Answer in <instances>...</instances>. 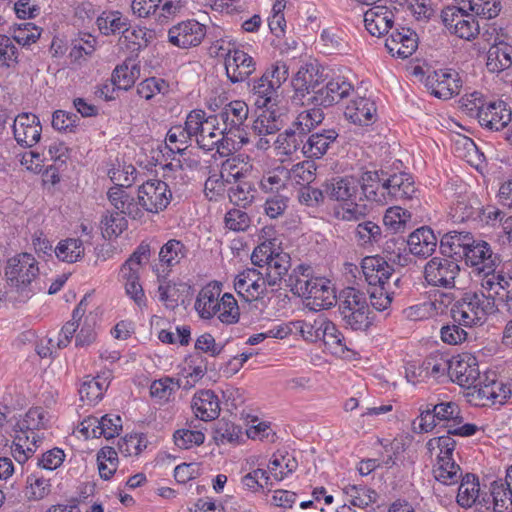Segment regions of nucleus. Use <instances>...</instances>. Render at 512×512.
Segmentation results:
<instances>
[{
	"label": "nucleus",
	"instance_id": "nucleus-1",
	"mask_svg": "<svg viewBox=\"0 0 512 512\" xmlns=\"http://www.w3.org/2000/svg\"><path fill=\"white\" fill-rule=\"evenodd\" d=\"M188 131L192 133L198 147L205 151H211L217 148L220 154L222 150L228 149V138L224 129L219 128L218 116L215 114L207 115L204 110L195 109L188 114Z\"/></svg>",
	"mask_w": 512,
	"mask_h": 512
},
{
	"label": "nucleus",
	"instance_id": "nucleus-2",
	"mask_svg": "<svg viewBox=\"0 0 512 512\" xmlns=\"http://www.w3.org/2000/svg\"><path fill=\"white\" fill-rule=\"evenodd\" d=\"M498 310L497 304L486 299L484 291H469L464 293L451 308V316L454 322L466 327L482 324L487 315Z\"/></svg>",
	"mask_w": 512,
	"mask_h": 512
},
{
	"label": "nucleus",
	"instance_id": "nucleus-3",
	"mask_svg": "<svg viewBox=\"0 0 512 512\" xmlns=\"http://www.w3.org/2000/svg\"><path fill=\"white\" fill-rule=\"evenodd\" d=\"M339 312L346 326L354 331H366L371 326L366 296L354 287L341 291Z\"/></svg>",
	"mask_w": 512,
	"mask_h": 512
},
{
	"label": "nucleus",
	"instance_id": "nucleus-4",
	"mask_svg": "<svg viewBox=\"0 0 512 512\" xmlns=\"http://www.w3.org/2000/svg\"><path fill=\"white\" fill-rule=\"evenodd\" d=\"M38 274V262L29 253H20L10 258L5 268L8 285L27 298L34 291L33 282Z\"/></svg>",
	"mask_w": 512,
	"mask_h": 512
},
{
	"label": "nucleus",
	"instance_id": "nucleus-5",
	"mask_svg": "<svg viewBox=\"0 0 512 512\" xmlns=\"http://www.w3.org/2000/svg\"><path fill=\"white\" fill-rule=\"evenodd\" d=\"M455 446L456 442L450 436L432 438L426 444L431 454L438 451V461L433 473L435 479L443 484H455L462 477L459 465L452 458Z\"/></svg>",
	"mask_w": 512,
	"mask_h": 512
},
{
	"label": "nucleus",
	"instance_id": "nucleus-6",
	"mask_svg": "<svg viewBox=\"0 0 512 512\" xmlns=\"http://www.w3.org/2000/svg\"><path fill=\"white\" fill-rule=\"evenodd\" d=\"M86 312V298H83L72 313V319L62 327L56 345L58 348H65L73 338L78 327L81 325L79 333L76 335L75 344L77 347H85L92 344L97 337L95 331L96 320L92 315L86 316L84 321L82 317Z\"/></svg>",
	"mask_w": 512,
	"mask_h": 512
},
{
	"label": "nucleus",
	"instance_id": "nucleus-7",
	"mask_svg": "<svg viewBox=\"0 0 512 512\" xmlns=\"http://www.w3.org/2000/svg\"><path fill=\"white\" fill-rule=\"evenodd\" d=\"M467 390L469 401L476 406L503 404L511 394V390L503 382L489 379L487 375L480 377Z\"/></svg>",
	"mask_w": 512,
	"mask_h": 512
},
{
	"label": "nucleus",
	"instance_id": "nucleus-8",
	"mask_svg": "<svg viewBox=\"0 0 512 512\" xmlns=\"http://www.w3.org/2000/svg\"><path fill=\"white\" fill-rule=\"evenodd\" d=\"M460 273L456 259L440 256L431 258L424 267V278L430 286L453 289Z\"/></svg>",
	"mask_w": 512,
	"mask_h": 512
},
{
	"label": "nucleus",
	"instance_id": "nucleus-9",
	"mask_svg": "<svg viewBox=\"0 0 512 512\" xmlns=\"http://www.w3.org/2000/svg\"><path fill=\"white\" fill-rule=\"evenodd\" d=\"M171 198L172 193L168 184L158 179L148 180L138 189L139 204L150 213L163 211Z\"/></svg>",
	"mask_w": 512,
	"mask_h": 512
},
{
	"label": "nucleus",
	"instance_id": "nucleus-10",
	"mask_svg": "<svg viewBox=\"0 0 512 512\" xmlns=\"http://www.w3.org/2000/svg\"><path fill=\"white\" fill-rule=\"evenodd\" d=\"M207 34L206 26L195 19L181 21L168 30V41L181 49L199 46Z\"/></svg>",
	"mask_w": 512,
	"mask_h": 512
},
{
	"label": "nucleus",
	"instance_id": "nucleus-11",
	"mask_svg": "<svg viewBox=\"0 0 512 512\" xmlns=\"http://www.w3.org/2000/svg\"><path fill=\"white\" fill-rule=\"evenodd\" d=\"M431 411L436 414L438 421L451 422L448 425V431L446 436L459 435V436H471L477 431L475 424H464L460 427H455L463 422L461 410L457 403L453 401H442V402H430Z\"/></svg>",
	"mask_w": 512,
	"mask_h": 512
},
{
	"label": "nucleus",
	"instance_id": "nucleus-12",
	"mask_svg": "<svg viewBox=\"0 0 512 512\" xmlns=\"http://www.w3.org/2000/svg\"><path fill=\"white\" fill-rule=\"evenodd\" d=\"M13 134L22 147H32L41 138L42 127L38 117L32 113H22L13 119Z\"/></svg>",
	"mask_w": 512,
	"mask_h": 512
},
{
	"label": "nucleus",
	"instance_id": "nucleus-13",
	"mask_svg": "<svg viewBox=\"0 0 512 512\" xmlns=\"http://www.w3.org/2000/svg\"><path fill=\"white\" fill-rule=\"evenodd\" d=\"M476 108L479 123L490 130H501L512 120V113L504 101L489 102Z\"/></svg>",
	"mask_w": 512,
	"mask_h": 512
},
{
	"label": "nucleus",
	"instance_id": "nucleus-14",
	"mask_svg": "<svg viewBox=\"0 0 512 512\" xmlns=\"http://www.w3.org/2000/svg\"><path fill=\"white\" fill-rule=\"evenodd\" d=\"M466 264L475 271L483 274H491L495 271L498 257L492 252L490 245L483 240H475L469 245L465 254Z\"/></svg>",
	"mask_w": 512,
	"mask_h": 512
},
{
	"label": "nucleus",
	"instance_id": "nucleus-15",
	"mask_svg": "<svg viewBox=\"0 0 512 512\" xmlns=\"http://www.w3.org/2000/svg\"><path fill=\"white\" fill-rule=\"evenodd\" d=\"M480 378L477 359L469 353H462L452 357L450 379L467 389Z\"/></svg>",
	"mask_w": 512,
	"mask_h": 512
},
{
	"label": "nucleus",
	"instance_id": "nucleus-16",
	"mask_svg": "<svg viewBox=\"0 0 512 512\" xmlns=\"http://www.w3.org/2000/svg\"><path fill=\"white\" fill-rule=\"evenodd\" d=\"M385 47L392 56L406 59L416 51L418 36L410 28L395 29L386 39Z\"/></svg>",
	"mask_w": 512,
	"mask_h": 512
},
{
	"label": "nucleus",
	"instance_id": "nucleus-17",
	"mask_svg": "<svg viewBox=\"0 0 512 512\" xmlns=\"http://www.w3.org/2000/svg\"><path fill=\"white\" fill-rule=\"evenodd\" d=\"M225 70L232 83L243 82L255 72L256 62L248 53L237 48L226 58Z\"/></svg>",
	"mask_w": 512,
	"mask_h": 512
},
{
	"label": "nucleus",
	"instance_id": "nucleus-18",
	"mask_svg": "<svg viewBox=\"0 0 512 512\" xmlns=\"http://www.w3.org/2000/svg\"><path fill=\"white\" fill-rule=\"evenodd\" d=\"M328 198L334 201L354 200L359 191L358 178L353 175L335 176L323 183Z\"/></svg>",
	"mask_w": 512,
	"mask_h": 512
},
{
	"label": "nucleus",
	"instance_id": "nucleus-19",
	"mask_svg": "<svg viewBox=\"0 0 512 512\" xmlns=\"http://www.w3.org/2000/svg\"><path fill=\"white\" fill-rule=\"evenodd\" d=\"M362 272L370 287L389 286L393 268L379 256H369L362 260Z\"/></svg>",
	"mask_w": 512,
	"mask_h": 512
},
{
	"label": "nucleus",
	"instance_id": "nucleus-20",
	"mask_svg": "<svg viewBox=\"0 0 512 512\" xmlns=\"http://www.w3.org/2000/svg\"><path fill=\"white\" fill-rule=\"evenodd\" d=\"M485 278L481 282V291H484L486 299L509 302L512 301V278H506L501 274H484Z\"/></svg>",
	"mask_w": 512,
	"mask_h": 512
},
{
	"label": "nucleus",
	"instance_id": "nucleus-21",
	"mask_svg": "<svg viewBox=\"0 0 512 512\" xmlns=\"http://www.w3.org/2000/svg\"><path fill=\"white\" fill-rule=\"evenodd\" d=\"M191 408L195 416L205 422L218 418L221 411L220 400L212 390H201L195 393Z\"/></svg>",
	"mask_w": 512,
	"mask_h": 512
},
{
	"label": "nucleus",
	"instance_id": "nucleus-22",
	"mask_svg": "<svg viewBox=\"0 0 512 512\" xmlns=\"http://www.w3.org/2000/svg\"><path fill=\"white\" fill-rule=\"evenodd\" d=\"M450 72L434 71L426 78L425 85L432 95L439 99H450L459 93L458 80Z\"/></svg>",
	"mask_w": 512,
	"mask_h": 512
},
{
	"label": "nucleus",
	"instance_id": "nucleus-23",
	"mask_svg": "<svg viewBox=\"0 0 512 512\" xmlns=\"http://www.w3.org/2000/svg\"><path fill=\"white\" fill-rule=\"evenodd\" d=\"M221 287L217 282L204 286L195 301V310L202 319H211L219 311Z\"/></svg>",
	"mask_w": 512,
	"mask_h": 512
},
{
	"label": "nucleus",
	"instance_id": "nucleus-24",
	"mask_svg": "<svg viewBox=\"0 0 512 512\" xmlns=\"http://www.w3.org/2000/svg\"><path fill=\"white\" fill-rule=\"evenodd\" d=\"M156 38V32L146 27L135 26L129 28L118 39V46L121 50L130 53H137L146 48Z\"/></svg>",
	"mask_w": 512,
	"mask_h": 512
},
{
	"label": "nucleus",
	"instance_id": "nucleus-25",
	"mask_svg": "<svg viewBox=\"0 0 512 512\" xmlns=\"http://www.w3.org/2000/svg\"><path fill=\"white\" fill-rule=\"evenodd\" d=\"M248 114V105L244 101L234 100L225 104L222 110L215 115L218 116V121L223 122L225 133L232 134L235 131H240L241 126L248 118Z\"/></svg>",
	"mask_w": 512,
	"mask_h": 512
},
{
	"label": "nucleus",
	"instance_id": "nucleus-26",
	"mask_svg": "<svg viewBox=\"0 0 512 512\" xmlns=\"http://www.w3.org/2000/svg\"><path fill=\"white\" fill-rule=\"evenodd\" d=\"M352 89L353 86L343 77L332 79L325 86H321L320 90L315 91L316 105L320 107L332 106L347 97Z\"/></svg>",
	"mask_w": 512,
	"mask_h": 512
},
{
	"label": "nucleus",
	"instance_id": "nucleus-27",
	"mask_svg": "<svg viewBox=\"0 0 512 512\" xmlns=\"http://www.w3.org/2000/svg\"><path fill=\"white\" fill-rule=\"evenodd\" d=\"M386 203L388 200H411L417 190L412 176L408 173H399L385 180Z\"/></svg>",
	"mask_w": 512,
	"mask_h": 512
},
{
	"label": "nucleus",
	"instance_id": "nucleus-28",
	"mask_svg": "<svg viewBox=\"0 0 512 512\" xmlns=\"http://www.w3.org/2000/svg\"><path fill=\"white\" fill-rule=\"evenodd\" d=\"M474 243V237L469 232L451 231L440 240V252L443 256L456 259L465 257L469 245Z\"/></svg>",
	"mask_w": 512,
	"mask_h": 512
},
{
	"label": "nucleus",
	"instance_id": "nucleus-29",
	"mask_svg": "<svg viewBox=\"0 0 512 512\" xmlns=\"http://www.w3.org/2000/svg\"><path fill=\"white\" fill-rule=\"evenodd\" d=\"M305 299L307 306L317 311L332 307L336 303V294L328 279L318 277L315 278L313 287Z\"/></svg>",
	"mask_w": 512,
	"mask_h": 512
},
{
	"label": "nucleus",
	"instance_id": "nucleus-30",
	"mask_svg": "<svg viewBox=\"0 0 512 512\" xmlns=\"http://www.w3.org/2000/svg\"><path fill=\"white\" fill-rule=\"evenodd\" d=\"M364 23L372 36L380 37L392 28L394 15L385 6H374L365 12Z\"/></svg>",
	"mask_w": 512,
	"mask_h": 512
},
{
	"label": "nucleus",
	"instance_id": "nucleus-31",
	"mask_svg": "<svg viewBox=\"0 0 512 512\" xmlns=\"http://www.w3.org/2000/svg\"><path fill=\"white\" fill-rule=\"evenodd\" d=\"M108 200L111 205L116 209V212L124 214L134 220L141 219L144 215L139 207L134 196L130 195L127 191L119 187H112L109 189Z\"/></svg>",
	"mask_w": 512,
	"mask_h": 512
},
{
	"label": "nucleus",
	"instance_id": "nucleus-32",
	"mask_svg": "<svg viewBox=\"0 0 512 512\" xmlns=\"http://www.w3.org/2000/svg\"><path fill=\"white\" fill-rule=\"evenodd\" d=\"M358 181L363 195L360 200L366 199L380 204L386 203L385 180L380 178L378 171H365L358 178Z\"/></svg>",
	"mask_w": 512,
	"mask_h": 512
},
{
	"label": "nucleus",
	"instance_id": "nucleus-33",
	"mask_svg": "<svg viewBox=\"0 0 512 512\" xmlns=\"http://www.w3.org/2000/svg\"><path fill=\"white\" fill-rule=\"evenodd\" d=\"M407 245L413 255L427 258L435 251L437 238L429 227H421L409 235Z\"/></svg>",
	"mask_w": 512,
	"mask_h": 512
},
{
	"label": "nucleus",
	"instance_id": "nucleus-34",
	"mask_svg": "<svg viewBox=\"0 0 512 512\" xmlns=\"http://www.w3.org/2000/svg\"><path fill=\"white\" fill-rule=\"evenodd\" d=\"M315 278L309 265L300 264L288 275L285 283L294 295L306 298L313 287Z\"/></svg>",
	"mask_w": 512,
	"mask_h": 512
},
{
	"label": "nucleus",
	"instance_id": "nucleus-35",
	"mask_svg": "<svg viewBox=\"0 0 512 512\" xmlns=\"http://www.w3.org/2000/svg\"><path fill=\"white\" fill-rule=\"evenodd\" d=\"M252 171L249 157L242 155L232 156L226 159L220 170L221 178L228 183L243 181Z\"/></svg>",
	"mask_w": 512,
	"mask_h": 512
},
{
	"label": "nucleus",
	"instance_id": "nucleus-36",
	"mask_svg": "<svg viewBox=\"0 0 512 512\" xmlns=\"http://www.w3.org/2000/svg\"><path fill=\"white\" fill-rule=\"evenodd\" d=\"M375 113V103L368 98L359 97L346 106L344 115L354 124L368 125Z\"/></svg>",
	"mask_w": 512,
	"mask_h": 512
},
{
	"label": "nucleus",
	"instance_id": "nucleus-37",
	"mask_svg": "<svg viewBox=\"0 0 512 512\" xmlns=\"http://www.w3.org/2000/svg\"><path fill=\"white\" fill-rule=\"evenodd\" d=\"M277 88L267 80V76H261L254 81L251 89V98L258 108H272L277 105Z\"/></svg>",
	"mask_w": 512,
	"mask_h": 512
},
{
	"label": "nucleus",
	"instance_id": "nucleus-38",
	"mask_svg": "<svg viewBox=\"0 0 512 512\" xmlns=\"http://www.w3.org/2000/svg\"><path fill=\"white\" fill-rule=\"evenodd\" d=\"M291 267V258L284 252H275L272 258L267 262L263 274L269 286H276L282 281Z\"/></svg>",
	"mask_w": 512,
	"mask_h": 512
},
{
	"label": "nucleus",
	"instance_id": "nucleus-39",
	"mask_svg": "<svg viewBox=\"0 0 512 512\" xmlns=\"http://www.w3.org/2000/svg\"><path fill=\"white\" fill-rule=\"evenodd\" d=\"M338 137L334 129L324 130L321 133H315L306 140V150L304 156L308 158H321L328 150L331 143Z\"/></svg>",
	"mask_w": 512,
	"mask_h": 512
},
{
	"label": "nucleus",
	"instance_id": "nucleus-40",
	"mask_svg": "<svg viewBox=\"0 0 512 512\" xmlns=\"http://www.w3.org/2000/svg\"><path fill=\"white\" fill-rule=\"evenodd\" d=\"M512 65V47L500 43L490 47L487 53L486 66L492 73H499Z\"/></svg>",
	"mask_w": 512,
	"mask_h": 512
},
{
	"label": "nucleus",
	"instance_id": "nucleus-41",
	"mask_svg": "<svg viewBox=\"0 0 512 512\" xmlns=\"http://www.w3.org/2000/svg\"><path fill=\"white\" fill-rule=\"evenodd\" d=\"M97 25L102 34L108 36L111 34L123 35L129 28L130 21L119 11H110L97 17Z\"/></svg>",
	"mask_w": 512,
	"mask_h": 512
},
{
	"label": "nucleus",
	"instance_id": "nucleus-42",
	"mask_svg": "<svg viewBox=\"0 0 512 512\" xmlns=\"http://www.w3.org/2000/svg\"><path fill=\"white\" fill-rule=\"evenodd\" d=\"M45 412L39 408H31L25 414L24 419L15 425V432H21L26 440H29L30 436L27 435L29 432L32 435V446L35 447L36 440L34 430L45 427Z\"/></svg>",
	"mask_w": 512,
	"mask_h": 512
},
{
	"label": "nucleus",
	"instance_id": "nucleus-43",
	"mask_svg": "<svg viewBox=\"0 0 512 512\" xmlns=\"http://www.w3.org/2000/svg\"><path fill=\"white\" fill-rule=\"evenodd\" d=\"M479 482L474 474H466L460 483L457 503L463 508L472 507L479 499Z\"/></svg>",
	"mask_w": 512,
	"mask_h": 512
},
{
	"label": "nucleus",
	"instance_id": "nucleus-44",
	"mask_svg": "<svg viewBox=\"0 0 512 512\" xmlns=\"http://www.w3.org/2000/svg\"><path fill=\"white\" fill-rule=\"evenodd\" d=\"M306 134L296 130L293 127L287 129L284 133L278 135L276 142L278 147L283 150L286 155H292L297 151H301L304 155L306 150Z\"/></svg>",
	"mask_w": 512,
	"mask_h": 512
},
{
	"label": "nucleus",
	"instance_id": "nucleus-45",
	"mask_svg": "<svg viewBox=\"0 0 512 512\" xmlns=\"http://www.w3.org/2000/svg\"><path fill=\"white\" fill-rule=\"evenodd\" d=\"M493 512H512V489L502 481H494L490 487Z\"/></svg>",
	"mask_w": 512,
	"mask_h": 512
},
{
	"label": "nucleus",
	"instance_id": "nucleus-46",
	"mask_svg": "<svg viewBox=\"0 0 512 512\" xmlns=\"http://www.w3.org/2000/svg\"><path fill=\"white\" fill-rule=\"evenodd\" d=\"M84 246L80 239L67 238L58 243L55 248L57 258L63 262L74 263L84 256Z\"/></svg>",
	"mask_w": 512,
	"mask_h": 512
},
{
	"label": "nucleus",
	"instance_id": "nucleus-47",
	"mask_svg": "<svg viewBox=\"0 0 512 512\" xmlns=\"http://www.w3.org/2000/svg\"><path fill=\"white\" fill-rule=\"evenodd\" d=\"M423 369L426 373L435 378L451 376L452 357L443 353H433L423 362Z\"/></svg>",
	"mask_w": 512,
	"mask_h": 512
},
{
	"label": "nucleus",
	"instance_id": "nucleus-48",
	"mask_svg": "<svg viewBox=\"0 0 512 512\" xmlns=\"http://www.w3.org/2000/svg\"><path fill=\"white\" fill-rule=\"evenodd\" d=\"M320 106H313L312 108H308L303 110L298 114L296 119L293 121L292 126L296 130L303 132L304 134H308L314 129L318 124H320L324 119V113Z\"/></svg>",
	"mask_w": 512,
	"mask_h": 512
},
{
	"label": "nucleus",
	"instance_id": "nucleus-49",
	"mask_svg": "<svg viewBox=\"0 0 512 512\" xmlns=\"http://www.w3.org/2000/svg\"><path fill=\"white\" fill-rule=\"evenodd\" d=\"M107 386L105 380H100L99 377H87L79 389L81 401L88 405L97 403L102 398Z\"/></svg>",
	"mask_w": 512,
	"mask_h": 512
},
{
	"label": "nucleus",
	"instance_id": "nucleus-50",
	"mask_svg": "<svg viewBox=\"0 0 512 512\" xmlns=\"http://www.w3.org/2000/svg\"><path fill=\"white\" fill-rule=\"evenodd\" d=\"M289 181L288 169L282 165L267 172L260 181V187L264 192H278Z\"/></svg>",
	"mask_w": 512,
	"mask_h": 512
},
{
	"label": "nucleus",
	"instance_id": "nucleus-51",
	"mask_svg": "<svg viewBox=\"0 0 512 512\" xmlns=\"http://www.w3.org/2000/svg\"><path fill=\"white\" fill-rule=\"evenodd\" d=\"M140 69L137 65L128 63L117 66L112 73L113 84L118 89L128 90L131 88L139 77Z\"/></svg>",
	"mask_w": 512,
	"mask_h": 512
},
{
	"label": "nucleus",
	"instance_id": "nucleus-52",
	"mask_svg": "<svg viewBox=\"0 0 512 512\" xmlns=\"http://www.w3.org/2000/svg\"><path fill=\"white\" fill-rule=\"evenodd\" d=\"M256 193L257 190L253 184L243 180L229 188L228 197L233 204L246 207L254 201Z\"/></svg>",
	"mask_w": 512,
	"mask_h": 512
},
{
	"label": "nucleus",
	"instance_id": "nucleus-53",
	"mask_svg": "<svg viewBox=\"0 0 512 512\" xmlns=\"http://www.w3.org/2000/svg\"><path fill=\"white\" fill-rule=\"evenodd\" d=\"M186 254L185 245L179 240L171 239L162 246L159 258L162 264L172 267L179 264Z\"/></svg>",
	"mask_w": 512,
	"mask_h": 512
},
{
	"label": "nucleus",
	"instance_id": "nucleus-54",
	"mask_svg": "<svg viewBox=\"0 0 512 512\" xmlns=\"http://www.w3.org/2000/svg\"><path fill=\"white\" fill-rule=\"evenodd\" d=\"M189 119L186 117L184 126H173L167 133V141L170 144H176L175 148H170L172 153L177 152L181 156H184L186 149L188 148V142L193 138L192 133L188 131Z\"/></svg>",
	"mask_w": 512,
	"mask_h": 512
},
{
	"label": "nucleus",
	"instance_id": "nucleus-55",
	"mask_svg": "<svg viewBox=\"0 0 512 512\" xmlns=\"http://www.w3.org/2000/svg\"><path fill=\"white\" fill-rule=\"evenodd\" d=\"M289 180L304 187L310 185L316 176V165L313 161H303L288 169Z\"/></svg>",
	"mask_w": 512,
	"mask_h": 512
},
{
	"label": "nucleus",
	"instance_id": "nucleus-56",
	"mask_svg": "<svg viewBox=\"0 0 512 512\" xmlns=\"http://www.w3.org/2000/svg\"><path fill=\"white\" fill-rule=\"evenodd\" d=\"M411 217L412 215L407 209L394 206L387 209L383 222L387 228L397 233L405 230L407 223L411 220Z\"/></svg>",
	"mask_w": 512,
	"mask_h": 512
},
{
	"label": "nucleus",
	"instance_id": "nucleus-57",
	"mask_svg": "<svg viewBox=\"0 0 512 512\" xmlns=\"http://www.w3.org/2000/svg\"><path fill=\"white\" fill-rule=\"evenodd\" d=\"M355 236L361 246L374 245L381 240L382 230L376 223L364 221L357 225Z\"/></svg>",
	"mask_w": 512,
	"mask_h": 512
},
{
	"label": "nucleus",
	"instance_id": "nucleus-58",
	"mask_svg": "<svg viewBox=\"0 0 512 512\" xmlns=\"http://www.w3.org/2000/svg\"><path fill=\"white\" fill-rule=\"evenodd\" d=\"M182 386L180 379L164 377L155 380L150 386V394L160 401H168L174 391Z\"/></svg>",
	"mask_w": 512,
	"mask_h": 512
},
{
	"label": "nucleus",
	"instance_id": "nucleus-59",
	"mask_svg": "<svg viewBox=\"0 0 512 512\" xmlns=\"http://www.w3.org/2000/svg\"><path fill=\"white\" fill-rule=\"evenodd\" d=\"M218 318L222 323L234 324L237 323L240 317L239 307L236 299L230 293H225L221 297V304L219 311H217Z\"/></svg>",
	"mask_w": 512,
	"mask_h": 512
},
{
	"label": "nucleus",
	"instance_id": "nucleus-60",
	"mask_svg": "<svg viewBox=\"0 0 512 512\" xmlns=\"http://www.w3.org/2000/svg\"><path fill=\"white\" fill-rule=\"evenodd\" d=\"M41 35V29L31 22H24L14 27L12 38L25 47L35 43Z\"/></svg>",
	"mask_w": 512,
	"mask_h": 512
},
{
	"label": "nucleus",
	"instance_id": "nucleus-61",
	"mask_svg": "<svg viewBox=\"0 0 512 512\" xmlns=\"http://www.w3.org/2000/svg\"><path fill=\"white\" fill-rule=\"evenodd\" d=\"M25 497L28 500H41L50 493V483L43 477L32 474L27 477Z\"/></svg>",
	"mask_w": 512,
	"mask_h": 512
},
{
	"label": "nucleus",
	"instance_id": "nucleus-62",
	"mask_svg": "<svg viewBox=\"0 0 512 512\" xmlns=\"http://www.w3.org/2000/svg\"><path fill=\"white\" fill-rule=\"evenodd\" d=\"M345 492L351 497V504L361 508L375 503L378 496L374 490L356 485L347 486Z\"/></svg>",
	"mask_w": 512,
	"mask_h": 512
},
{
	"label": "nucleus",
	"instance_id": "nucleus-63",
	"mask_svg": "<svg viewBox=\"0 0 512 512\" xmlns=\"http://www.w3.org/2000/svg\"><path fill=\"white\" fill-rule=\"evenodd\" d=\"M101 223L103 236L108 238L119 236L128 226L125 215L118 212L104 216Z\"/></svg>",
	"mask_w": 512,
	"mask_h": 512
},
{
	"label": "nucleus",
	"instance_id": "nucleus-64",
	"mask_svg": "<svg viewBox=\"0 0 512 512\" xmlns=\"http://www.w3.org/2000/svg\"><path fill=\"white\" fill-rule=\"evenodd\" d=\"M147 447V440L143 434H130L118 443L120 453L126 457L137 456Z\"/></svg>",
	"mask_w": 512,
	"mask_h": 512
}]
</instances>
